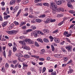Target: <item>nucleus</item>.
<instances>
[{
    "mask_svg": "<svg viewBox=\"0 0 75 75\" xmlns=\"http://www.w3.org/2000/svg\"><path fill=\"white\" fill-rule=\"evenodd\" d=\"M63 21H64L65 20H67V17H64L63 18Z\"/></svg>",
    "mask_w": 75,
    "mask_h": 75,
    "instance_id": "nucleus-45",
    "label": "nucleus"
},
{
    "mask_svg": "<svg viewBox=\"0 0 75 75\" xmlns=\"http://www.w3.org/2000/svg\"><path fill=\"white\" fill-rule=\"evenodd\" d=\"M17 63V61H13V64H16Z\"/></svg>",
    "mask_w": 75,
    "mask_h": 75,
    "instance_id": "nucleus-57",
    "label": "nucleus"
},
{
    "mask_svg": "<svg viewBox=\"0 0 75 75\" xmlns=\"http://www.w3.org/2000/svg\"><path fill=\"white\" fill-rule=\"evenodd\" d=\"M57 17H59L60 18V17H61V16H60V14H58L57 15Z\"/></svg>",
    "mask_w": 75,
    "mask_h": 75,
    "instance_id": "nucleus-62",
    "label": "nucleus"
},
{
    "mask_svg": "<svg viewBox=\"0 0 75 75\" xmlns=\"http://www.w3.org/2000/svg\"><path fill=\"white\" fill-rule=\"evenodd\" d=\"M1 69H2V71L3 72H5V69L4 68V67H2Z\"/></svg>",
    "mask_w": 75,
    "mask_h": 75,
    "instance_id": "nucleus-44",
    "label": "nucleus"
},
{
    "mask_svg": "<svg viewBox=\"0 0 75 75\" xmlns=\"http://www.w3.org/2000/svg\"><path fill=\"white\" fill-rule=\"evenodd\" d=\"M20 13H21V11H19L16 15V17H18V16H19V14H20Z\"/></svg>",
    "mask_w": 75,
    "mask_h": 75,
    "instance_id": "nucleus-36",
    "label": "nucleus"
},
{
    "mask_svg": "<svg viewBox=\"0 0 75 75\" xmlns=\"http://www.w3.org/2000/svg\"><path fill=\"white\" fill-rule=\"evenodd\" d=\"M67 6L69 7H71L72 6V5H71V4L70 2H68Z\"/></svg>",
    "mask_w": 75,
    "mask_h": 75,
    "instance_id": "nucleus-15",
    "label": "nucleus"
},
{
    "mask_svg": "<svg viewBox=\"0 0 75 75\" xmlns=\"http://www.w3.org/2000/svg\"><path fill=\"white\" fill-rule=\"evenodd\" d=\"M18 7L16 6L15 7V9H13L14 12H16L17 11V10L18 9Z\"/></svg>",
    "mask_w": 75,
    "mask_h": 75,
    "instance_id": "nucleus-23",
    "label": "nucleus"
},
{
    "mask_svg": "<svg viewBox=\"0 0 75 75\" xmlns=\"http://www.w3.org/2000/svg\"><path fill=\"white\" fill-rule=\"evenodd\" d=\"M54 57L56 58H61V54H55Z\"/></svg>",
    "mask_w": 75,
    "mask_h": 75,
    "instance_id": "nucleus-5",
    "label": "nucleus"
},
{
    "mask_svg": "<svg viewBox=\"0 0 75 75\" xmlns=\"http://www.w3.org/2000/svg\"><path fill=\"white\" fill-rule=\"evenodd\" d=\"M64 23V21H62L59 24V26H60V25H62V24H63Z\"/></svg>",
    "mask_w": 75,
    "mask_h": 75,
    "instance_id": "nucleus-30",
    "label": "nucleus"
},
{
    "mask_svg": "<svg viewBox=\"0 0 75 75\" xmlns=\"http://www.w3.org/2000/svg\"><path fill=\"white\" fill-rule=\"evenodd\" d=\"M39 64L40 65H43V62H40L39 63Z\"/></svg>",
    "mask_w": 75,
    "mask_h": 75,
    "instance_id": "nucleus-59",
    "label": "nucleus"
},
{
    "mask_svg": "<svg viewBox=\"0 0 75 75\" xmlns=\"http://www.w3.org/2000/svg\"><path fill=\"white\" fill-rule=\"evenodd\" d=\"M32 29H28L26 30V32L27 33H29V32H31V31H32Z\"/></svg>",
    "mask_w": 75,
    "mask_h": 75,
    "instance_id": "nucleus-33",
    "label": "nucleus"
},
{
    "mask_svg": "<svg viewBox=\"0 0 75 75\" xmlns=\"http://www.w3.org/2000/svg\"><path fill=\"white\" fill-rule=\"evenodd\" d=\"M28 15V14L27 13H25L23 15V16H27Z\"/></svg>",
    "mask_w": 75,
    "mask_h": 75,
    "instance_id": "nucleus-48",
    "label": "nucleus"
},
{
    "mask_svg": "<svg viewBox=\"0 0 75 75\" xmlns=\"http://www.w3.org/2000/svg\"><path fill=\"white\" fill-rule=\"evenodd\" d=\"M65 42V41H63V42H62L60 43V44L61 45H64V44Z\"/></svg>",
    "mask_w": 75,
    "mask_h": 75,
    "instance_id": "nucleus-54",
    "label": "nucleus"
},
{
    "mask_svg": "<svg viewBox=\"0 0 75 75\" xmlns=\"http://www.w3.org/2000/svg\"><path fill=\"white\" fill-rule=\"evenodd\" d=\"M0 21H3V18H2V16L1 15H0Z\"/></svg>",
    "mask_w": 75,
    "mask_h": 75,
    "instance_id": "nucleus-47",
    "label": "nucleus"
},
{
    "mask_svg": "<svg viewBox=\"0 0 75 75\" xmlns=\"http://www.w3.org/2000/svg\"><path fill=\"white\" fill-rule=\"evenodd\" d=\"M32 34L33 35H34L35 37H37L38 35V31H36L35 32L32 33Z\"/></svg>",
    "mask_w": 75,
    "mask_h": 75,
    "instance_id": "nucleus-3",
    "label": "nucleus"
},
{
    "mask_svg": "<svg viewBox=\"0 0 75 75\" xmlns=\"http://www.w3.org/2000/svg\"><path fill=\"white\" fill-rule=\"evenodd\" d=\"M50 21H51V19L50 18H47V19L46 21H45V23H46V24H47L49 23H50Z\"/></svg>",
    "mask_w": 75,
    "mask_h": 75,
    "instance_id": "nucleus-13",
    "label": "nucleus"
},
{
    "mask_svg": "<svg viewBox=\"0 0 75 75\" xmlns=\"http://www.w3.org/2000/svg\"><path fill=\"white\" fill-rule=\"evenodd\" d=\"M30 71H33L34 70V68H31L30 69Z\"/></svg>",
    "mask_w": 75,
    "mask_h": 75,
    "instance_id": "nucleus-60",
    "label": "nucleus"
},
{
    "mask_svg": "<svg viewBox=\"0 0 75 75\" xmlns=\"http://www.w3.org/2000/svg\"><path fill=\"white\" fill-rule=\"evenodd\" d=\"M65 39H66L67 40V41H68L69 42H71V41H70V40H69V39H68V38H66Z\"/></svg>",
    "mask_w": 75,
    "mask_h": 75,
    "instance_id": "nucleus-49",
    "label": "nucleus"
},
{
    "mask_svg": "<svg viewBox=\"0 0 75 75\" xmlns=\"http://www.w3.org/2000/svg\"><path fill=\"white\" fill-rule=\"evenodd\" d=\"M22 29H25V28H26V25L23 26L22 27Z\"/></svg>",
    "mask_w": 75,
    "mask_h": 75,
    "instance_id": "nucleus-56",
    "label": "nucleus"
},
{
    "mask_svg": "<svg viewBox=\"0 0 75 75\" xmlns=\"http://www.w3.org/2000/svg\"><path fill=\"white\" fill-rule=\"evenodd\" d=\"M8 17H10V16L7 15L6 16H4V18L5 19H7V18H8Z\"/></svg>",
    "mask_w": 75,
    "mask_h": 75,
    "instance_id": "nucleus-22",
    "label": "nucleus"
},
{
    "mask_svg": "<svg viewBox=\"0 0 75 75\" xmlns=\"http://www.w3.org/2000/svg\"><path fill=\"white\" fill-rule=\"evenodd\" d=\"M46 70V68L45 67H44L43 69L42 73L44 72Z\"/></svg>",
    "mask_w": 75,
    "mask_h": 75,
    "instance_id": "nucleus-34",
    "label": "nucleus"
},
{
    "mask_svg": "<svg viewBox=\"0 0 75 75\" xmlns=\"http://www.w3.org/2000/svg\"><path fill=\"white\" fill-rule=\"evenodd\" d=\"M15 2H16V1L15 0H11L10 2V4L13 5V4H14L15 3Z\"/></svg>",
    "mask_w": 75,
    "mask_h": 75,
    "instance_id": "nucleus-10",
    "label": "nucleus"
},
{
    "mask_svg": "<svg viewBox=\"0 0 75 75\" xmlns=\"http://www.w3.org/2000/svg\"><path fill=\"white\" fill-rule=\"evenodd\" d=\"M43 41L45 42H49V40L48 39H47L46 38H45L43 39Z\"/></svg>",
    "mask_w": 75,
    "mask_h": 75,
    "instance_id": "nucleus-20",
    "label": "nucleus"
},
{
    "mask_svg": "<svg viewBox=\"0 0 75 75\" xmlns=\"http://www.w3.org/2000/svg\"><path fill=\"white\" fill-rule=\"evenodd\" d=\"M68 34V33L67 32V31H65L63 33V34L64 35V36H65V37H66V36L67 35V34Z\"/></svg>",
    "mask_w": 75,
    "mask_h": 75,
    "instance_id": "nucleus-24",
    "label": "nucleus"
},
{
    "mask_svg": "<svg viewBox=\"0 0 75 75\" xmlns=\"http://www.w3.org/2000/svg\"><path fill=\"white\" fill-rule=\"evenodd\" d=\"M11 54H12V52H11V50H9L8 52V56L9 57H11Z\"/></svg>",
    "mask_w": 75,
    "mask_h": 75,
    "instance_id": "nucleus-17",
    "label": "nucleus"
},
{
    "mask_svg": "<svg viewBox=\"0 0 75 75\" xmlns=\"http://www.w3.org/2000/svg\"><path fill=\"white\" fill-rule=\"evenodd\" d=\"M31 28H32V30H35V29H36V27L35 26H32L31 27Z\"/></svg>",
    "mask_w": 75,
    "mask_h": 75,
    "instance_id": "nucleus-37",
    "label": "nucleus"
},
{
    "mask_svg": "<svg viewBox=\"0 0 75 75\" xmlns=\"http://www.w3.org/2000/svg\"><path fill=\"white\" fill-rule=\"evenodd\" d=\"M7 22H4L2 24V26L3 27H4L5 26L7 25Z\"/></svg>",
    "mask_w": 75,
    "mask_h": 75,
    "instance_id": "nucleus-9",
    "label": "nucleus"
},
{
    "mask_svg": "<svg viewBox=\"0 0 75 75\" xmlns=\"http://www.w3.org/2000/svg\"><path fill=\"white\" fill-rule=\"evenodd\" d=\"M24 57H25V58H30V56L26 54L24 56Z\"/></svg>",
    "mask_w": 75,
    "mask_h": 75,
    "instance_id": "nucleus-29",
    "label": "nucleus"
},
{
    "mask_svg": "<svg viewBox=\"0 0 75 75\" xmlns=\"http://www.w3.org/2000/svg\"><path fill=\"white\" fill-rule=\"evenodd\" d=\"M36 22H37V23H41V20L38 19H36L35 20Z\"/></svg>",
    "mask_w": 75,
    "mask_h": 75,
    "instance_id": "nucleus-18",
    "label": "nucleus"
},
{
    "mask_svg": "<svg viewBox=\"0 0 75 75\" xmlns=\"http://www.w3.org/2000/svg\"><path fill=\"white\" fill-rule=\"evenodd\" d=\"M14 23H15V25H18L19 24V23L16 21H14Z\"/></svg>",
    "mask_w": 75,
    "mask_h": 75,
    "instance_id": "nucleus-39",
    "label": "nucleus"
},
{
    "mask_svg": "<svg viewBox=\"0 0 75 75\" xmlns=\"http://www.w3.org/2000/svg\"><path fill=\"white\" fill-rule=\"evenodd\" d=\"M13 51L14 52H16L17 51V48L16 47H13Z\"/></svg>",
    "mask_w": 75,
    "mask_h": 75,
    "instance_id": "nucleus-27",
    "label": "nucleus"
},
{
    "mask_svg": "<svg viewBox=\"0 0 75 75\" xmlns=\"http://www.w3.org/2000/svg\"><path fill=\"white\" fill-rule=\"evenodd\" d=\"M69 13H71V14H74V11L72 10L69 11Z\"/></svg>",
    "mask_w": 75,
    "mask_h": 75,
    "instance_id": "nucleus-51",
    "label": "nucleus"
},
{
    "mask_svg": "<svg viewBox=\"0 0 75 75\" xmlns=\"http://www.w3.org/2000/svg\"><path fill=\"white\" fill-rule=\"evenodd\" d=\"M63 59L64 60V61H67V60H68V58H67V57H64Z\"/></svg>",
    "mask_w": 75,
    "mask_h": 75,
    "instance_id": "nucleus-43",
    "label": "nucleus"
},
{
    "mask_svg": "<svg viewBox=\"0 0 75 75\" xmlns=\"http://www.w3.org/2000/svg\"><path fill=\"white\" fill-rule=\"evenodd\" d=\"M52 75H56V71H54L52 73H51Z\"/></svg>",
    "mask_w": 75,
    "mask_h": 75,
    "instance_id": "nucleus-35",
    "label": "nucleus"
},
{
    "mask_svg": "<svg viewBox=\"0 0 75 75\" xmlns=\"http://www.w3.org/2000/svg\"><path fill=\"white\" fill-rule=\"evenodd\" d=\"M8 45H9V47H11V46H12V44L11 43H9L8 44Z\"/></svg>",
    "mask_w": 75,
    "mask_h": 75,
    "instance_id": "nucleus-61",
    "label": "nucleus"
},
{
    "mask_svg": "<svg viewBox=\"0 0 75 75\" xmlns=\"http://www.w3.org/2000/svg\"><path fill=\"white\" fill-rule=\"evenodd\" d=\"M6 33L9 34H16L17 33V32L16 30H11L10 31H7Z\"/></svg>",
    "mask_w": 75,
    "mask_h": 75,
    "instance_id": "nucleus-2",
    "label": "nucleus"
},
{
    "mask_svg": "<svg viewBox=\"0 0 75 75\" xmlns=\"http://www.w3.org/2000/svg\"><path fill=\"white\" fill-rule=\"evenodd\" d=\"M40 17H42V18H44V17H45V15L44 14L43 15H41L40 16Z\"/></svg>",
    "mask_w": 75,
    "mask_h": 75,
    "instance_id": "nucleus-41",
    "label": "nucleus"
},
{
    "mask_svg": "<svg viewBox=\"0 0 75 75\" xmlns=\"http://www.w3.org/2000/svg\"><path fill=\"white\" fill-rule=\"evenodd\" d=\"M35 45H36V46L37 47H39V45L38 44V42H35Z\"/></svg>",
    "mask_w": 75,
    "mask_h": 75,
    "instance_id": "nucleus-28",
    "label": "nucleus"
},
{
    "mask_svg": "<svg viewBox=\"0 0 75 75\" xmlns=\"http://www.w3.org/2000/svg\"><path fill=\"white\" fill-rule=\"evenodd\" d=\"M56 4L57 5H61L62 3V1L60 0V1H57L56 2Z\"/></svg>",
    "mask_w": 75,
    "mask_h": 75,
    "instance_id": "nucleus-6",
    "label": "nucleus"
},
{
    "mask_svg": "<svg viewBox=\"0 0 75 75\" xmlns=\"http://www.w3.org/2000/svg\"><path fill=\"white\" fill-rule=\"evenodd\" d=\"M19 43L21 44L22 45L25 46V45H26V44L24 41H20L19 42Z\"/></svg>",
    "mask_w": 75,
    "mask_h": 75,
    "instance_id": "nucleus-4",
    "label": "nucleus"
},
{
    "mask_svg": "<svg viewBox=\"0 0 75 75\" xmlns=\"http://www.w3.org/2000/svg\"><path fill=\"white\" fill-rule=\"evenodd\" d=\"M22 47L23 48H24V49L27 50H29L30 49V47H27V46H25V47L22 46Z\"/></svg>",
    "mask_w": 75,
    "mask_h": 75,
    "instance_id": "nucleus-12",
    "label": "nucleus"
},
{
    "mask_svg": "<svg viewBox=\"0 0 75 75\" xmlns=\"http://www.w3.org/2000/svg\"><path fill=\"white\" fill-rule=\"evenodd\" d=\"M22 56H23V55L21 54H18V55H17V57H22Z\"/></svg>",
    "mask_w": 75,
    "mask_h": 75,
    "instance_id": "nucleus-38",
    "label": "nucleus"
},
{
    "mask_svg": "<svg viewBox=\"0 0 75 75\" xmlns=\"http://www.w3.org/2000/svg\"><path fill=\"white\" fill-rule=\"evenodd\" d=\"M74 72V70L72 69H69V71H68V74H71L72 72Z\"/></svg>",
    "mask_w": 75,
    "mask_h": 75,
    "instance_id": "nucleus-14",
    "label": "nucleus"
},
{
    "mask_svg": "<svg viewBox=\"0 0 75 75\" xmlns=\"http://www.w3.org/2000/svg\"><path fill=\"white\" fill-rule=\"evenodd\" d=\"M30 11H33V8H30Z\"/></svg>",
    "mask_w": 75,
    "mask_h": 75,
    "instance_id": "nucleus-64",
    "label": "nucleus"
},
{
    "mask_svg": "<svg viewBox=\"0 0 75 75\" xmlns=\"http://www.w3.org/2000/svg\"><path fill=\"white\" fill-rule=\"evenodd\" d=\"M52 49V51H54L55 50V48L54 47L53 45H52L51 46Z\"/></svg>",
    "mask_w": 75,
    "mask_h": 75,
    "instance_id": "nucleus-31",
    "label": "nucleus"
},
{
    "mask_svg": "<svg viewBox=\"0 0 75 75\" xmlns=\"http://www.w3.org/2000/svg\"><path fill=\"white\" fill-rule=\"evenodd\" d=\"M72 60H70V61H69L67 63V64H70L71 63H72Z\"/></svg>",
    "mask_w": 75,
    "mask_h": 75,
    "instance_id": "nucleus-53",
    "label": "nucleus"
},
{
    "mask_svg": "<svg viewBox=\"0 0 75 75\" xmlns=\"http://www.w3.org/2000/svg\"><path fill=\"white\" fill-rule=\"evenodd\" d=\"M3 54L4 56V57L6 58V52L5 51H4V52H3Z\"/></svg>",
    "mask_w": 75,
    "mask_h": 75,
    "instance_id": "nucleus-40",
    "label": "nucleus"
},
{
    "mask_svg": "<svg viewBox=\"0 0 75 75\" xmlns=\"http://www.w3.org/2000/svg\"><path fill=\"white\" fill-rule=\"evenodd\" d=\"M61 49L62 51H63V52H66V50H65L64 49V48H63V47H62L61 48Z\"/></svg>",
    "mask_w": 75,
    "mask_h": 75,
    "instance_id": "nucleus-32",
    "label": "nucleus"
},
{
    "mask_svg": "<svg viewBox=\"0 0 75 75\" xmlns=\"http://www.w3.org/2000/svg\"><path fill=\"white\" fill-rule=\"evenodd\" d=\"M55 19H51V23H52V22H55Z\"/></svg>",
    "mask_w": 75,
    "mask_h": 75,
    "instance_id": "nucleus-42",
    "label": "nucleus"
},
{
    "mask_svg": "<svg viewBox=\"0 0 75 75\" xmlns=\"http://www.w3.org/2000/svg\"><path fill=\"white\" fill-rule=\"evenodd\" d=\"M58 30H55L53 32V33H58Z\"/></svg>",
    "mask_w": 75,
    "mask_h": 75,
    "instance_id": "nucleus-55",
    "label": "nucleus"
},
{
    "mask_svg": "<svg viewBox=\"0 0 75 75\" xmlns=\"http://www.w3.org/2000/svg\"><path fill=\"white\" fill-rule=\"evenodd\" d=\"M43 4L44 6H49V4L47 3H43Z\"/></svg>",
    "mask_w": 75,
    "mask_h": 75,
    "instance_id": "nucleus-19",
    "label": "nucleus"
},
{
    "mask_svg": "<svg viewBox=\"0 0 75 75\" xmlns=\"http://www.w3.org/2000/svg\"><path fill=\"white\" fill-rule=\"evenodd\" d=\"M66 48L67 50L68 51H69L71 50V47L69 46H66Z\"/></svg>",
    "mask_w": 75,
    "mask_h": 75,
    "instance_id": "nucleus-8",
    "label": "nucleus"
},
{
    "mask_svg": "<svg viewBox=\"0 0 75 75\" xmlns=\"http://www.w3.org/2000/svg\"><path fill=\"white\" fill-rule=\"evenodd\" d=\"M50 59H51V58H50V57H48L47 58V60L48 61L50 60Z\"/></svg>",
    "mask_w": 75,
    "mask_h": 75,
    "instance_id": "nucleus-63",
    "label": "nucleus"
},
{
    "mask_svg": "<svg viewBox=\"0 0 75 75\" xmlns=\"http://www.w3.org/2000/svg\"><path fill=\"white\" fill-rule=\"evenodd\" d=\"M43 32L44 33H49V31L47 29H45L43 30Z\"/></svg>",
    "mask_w": 75,
    "mask_h": 75,
    "instance_id": "nucleus-7",
    "label": "nucleus"
},
{
    "mask_svg": "<svg viewBox=\"0 0 75 75\" xmlns=\"http://www.w3.org/2000/svg\"><path fill=\"white\" fill-rule=\"evenodd\" d=\"M54 41L56 42H57V43L59 42V39L58 38H55Z\"/></svg>",
    "mask_w": 75,
    "mask_h": 75,
    "instance_id": "nucleus-11",
    "label": "nucleus"
},
{
    "mask_svg": "<svg viewBox=\"0 0 75 75\" xmlns=\"http://www.w3.org/2000/svg\"><path fill=\"white\" fill-rule=\"evenodd\" d=\"M37 40L40 42H43V41H42V39L38 38L37 39Z\"/></svg>",
    "mask_w": 75,
    "mask_h": 75,
    "instance_id": "nucleus-21",
    "label": "nucleus"
},
{
    "mask_svg": "<svg viewBox=\"0 0 75 75\" xmlns=\"http://www.w3.org/2000/svg\"><path fill=\"white\" fill-rule=\"evenodd\" d=\"M40 60H41V61H44V59H43V58H40L39 59Z\"/></svg>",
    "mask_w": 75,
    "mask_h": 75,
    "instance_id": "nucleus-58",
    "label": "nucleus"
},
{
    "mask_svg": "<svg viewBox=\"0 0 75 75\" xmlns=\"http://www.w3.org/2000/svg\"><path fill=\"white\" fill-rule=\"evenodd\" d=\"M5 67L6 68H8V67H9V64H8V63H6L5 64Z\"/></svg>",
    "mask_w": 75,
    "mask_h": 75,
    "instance_id": "nucleus-26",
    "label": "nucleus"
},
{
    "mask_svg": "<svg viewBox=\"0 0 75 75\" xmlns=\"http://www.w3.org/2000/svg\"><path fill=\"white\" fill-rule=\"evenodd\" d=\"M28 42H29L30 44H34V41L30 39V40H29L28 41Z\"/></svg>",
    "mask_w": 75,
    "mask_h": 75,
    "instance_id": "nucleus-16",
    "label": "nucleus"
},
{
    "mask_svg": "<svg viewBox=\"0 0 75 75\" xmlns=\"http://www.w3.org/2000/svg\"><path fill=\"white\" fill-rule=\"evenodd\" d=\"M53 71V69H52L49 70V72H52Z\"/></svg>",
    "mask_w": 75,
    "mask_h": 75,
    "instance_id": "nucleus-46",
    "label": "nucleus"
},
{
    "mask_svg": "<svg viewBox=\"0 0 75 75\" xmlns=\"http://www.w3.org/2000/svg\"><path fill=\"white\" fill-rule=\"evenodd\" d=\"M45 53V49H43L41 50V54H44Z\"/></svg>",
    "mask_w": 75,
    "mask_h": 75,
    "instance_id": "nucleus-25",
    "label": "nucleus"
},
{
    "mask_svg": "<svg viewBox=\"0 0 75 75\" xmlns=\"http://www.w3.org/2000/svg\"><path fill=\"white\" fill-rule=\"evenodd\" d=\"M51 7L53 11L59 12V11H64V9L63 8H57V5L54 3H51Z\"/></svg>",
    "mask_w": 75,
    "mask_h": 75,
    "instance_id": "nucleus-1",
    "label": "nucleus"
},
{
    "mask_svg": "<svg viewBox=\"0 0 75 75\" xmlns=\"http://www.w3.org/2000/svg\"><path fill=\"white\" fill-rule=\"evenodd\" d=\"M6 13L8 14H9V11L8 10V8H7V11H6Z\"/></svg>",
    "mask_w": 75,
    "mask_h": 75,
    "instance_id": "nucleus-50",
    "label": "nucleus"
},
{
    "mask_svg": "<svg viewBox=\"0 0 75 75\" xmlns=\"http://www.w3.org/2000/svg\"><path fill=\"white\" fill-rule=\"evenodd\" d=\"M29 40H30V39H25V42H28V41H29Z\"/></svg>",
    "mask_w": 75,
    "mask_h": 75,
    "instance_id": "nucleus-52",
    "label": "nucleus"
}]
</instances>
